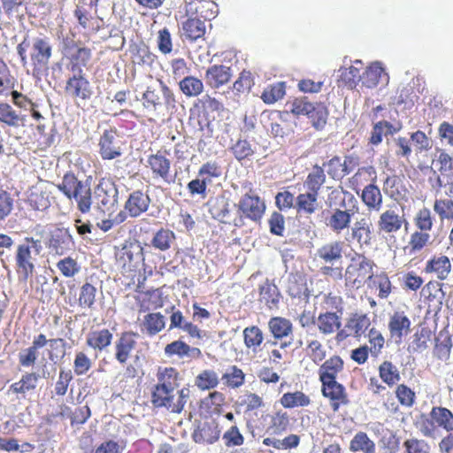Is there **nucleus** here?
Instances as JSON below:
<instances>
[{
	"instance_id": "53",
	"label": "nucleus",
	"mask_w": 453,
	"mask_h": 453,
	"mask_svg": "<svg viewBox=\"0 0 453 453\" xmlns=\"http://www.w3.org/2000/svg\"><path fill=\"white\" fill-rule=\"evenodd\" d=\"M38 375L35 373H28L24 375L22 379L12 385V388L16 393H26L35 389L37 385Z\"/></svg>"
},
{
	"instance_id": "27",
	"label": "nucleus",
	"mask_w": 453,
	"mask_h": 453,
	"mask_svg": "<svg viewBox=\"0 0 453 453\" xmlns=\"http://www.w3.org/2000/svg\"><path fill=\"white\" fill-rule=\"evenodd\" d=\"M220 431L214 423H204L195 431L193 437L196 442L212 444L219 438Z\"/></svg>"
},
{
	"instance_id": "39",
	"label": "nucleus",
	"mask_w": 453,
	"mask_h": 453,
	"mask_svg": "<svg viewBox=\"0 0 453 453\" xmlns=\"http://www.w3.org/2000/svg\"><path fill=\"white\" fill-rule=\"evenodd\" d=\"M180 88L182 93L189 97L199 96L203 90L201 80L194 76H187L180 81Z\"/></svg>"
},
{
	"instance_id": "64",
	"label": "nucleus",
	"mask_w": 453,
	"mask_h": 453,
	"mask_svg": "<svg viewBox=\"0 0 453 453\" xmlns=\"http://www.w3.org/2000/svg\"><path fill=\"white\" fill-rule=\"evenodd\" d=\"M234 157L238 160L244 159L253 153L250 144L244 140L238 141L232 148Z\"/></svg>"
},
{
	"instance_id": "62",
	"label": "nucleus",
	"mask_w": 453,
	"mask_h": 453,
	"mask_svg": "<svg viewBox=\"0 0 453 453\" xmlns=\"http://www.w3.org/2000/svg\"><path fill=\"white\" fill-rule=\"evenodd\" d=\"M73 380L72 372L69 371H60L58 380L55 386V392L58 395H65L68 385L70 381Z\"/></svg>"
},
{
	"instance_id": "47",
	"label": "nucleus",
	"mask_w": 453,
	"mask_h": 453,
	"mask_svg": "<svg viewBox=\"0 0 453 453\" xmlns=\"http://www.w3.org/2000/svg\"><path fill=\"white\" fill-rule=\"evenodd\" d=\"M219 378L212 370H204L196 378V385L202 390H207L217 387Z\"/></svg>"
},
{
	"instance_id": "25",
	"label": "nucleus",
	"mask_w": 453,
	"mask_h": 453,
	"mask_svg": "<svg viewBox=\"0 0 453 453\" xmlns=\"http://www.w3.org/2000/svg\"><path fill=\"white\" fill-rule=\"evenodd\" d=\"M112 334L108 329L95 330L87 336V344L96 350H103L111 345Z\"/></svg>"
},
{
	"instance_id": "41",
	"label": "nucleus",
	"mask_w": 453,
	"mask_h": 453,
	"mask_svg": "<svg viewBox=\"0 0 453 453\" xmlns=\"http://www.w3.org/2000/svg\"><path fill=\"white\" fill-rule=\"evenodd\" d=\"M400 130L399 127H395L392 124L388 121H379L373 127L370 142L373 145H378L382 142L383 135L393 134Z\"/></svg>"
},
{
	"instance_id": "54",
	"label": "nucleus",
	"mask_w": 453,
	"mask_h": 453,
	"mask_svg": "<svg viewBox=\"0 0 453 453\" xmlns=\"http://www.w3.org/2000/svg\"><path fill=\"white\" fill-rule=\"evenodd\" d=\"M244 378L243 372L235 365L231 366L222 377L227 386L233 388L241 387L244 382Z\"/></svg>"
},
{
	"instance_id": "50",
	"label": "nucleus",
	"mask_w": 453,
	"mask_h": 453,
	"mask_svg": "<svg viewBox=\"0 0 453 453\" xmlns=\"http://www.w3.org/2000/svg\"><path fill=\"white\" fill-rule=\"evenodd\" d=\"M434 212L441 220L453 219V200L447 198L436 199L434 204Z\"/></svg>"
},
{
	"instance_id": "44",
	"label": "nucleus",
	"mask_w": 453,
	"mask_h": 453,
	"mask_svg": "<svg viewBox=\"0 0 453 453\" xmlns=\"http://www.w3.org/2000/svg\"><path fill=\"white\" fill-rule=\"evenodd\" d=\"M243 338L245 346L256 350V349L263 342L264 334L258 326H251L243 330Z\"/></svg>"
},
{
	"instance_id": "24",
	"label": "nucleus",
	"mask_w": 453,
	"mask_h": 453,
	"mask_svg": "<svg viewBox=\"0 0 453 453\" xmlns=\"http://www.w3.org/2000/svg\"><path fill=\"white\" fill-rule=\"evenodd\" d=\"M362 200L369 211H380L382 206V195L374 184H369L363 189Z\"/></svg>"
},
{
	"instance_id": "6",
	"label": "nucleus",
	"mask_w": 453,
	"mask_h": 453,
	"mask_svg": "<svg viewBox=\"0 0 453 453\" xmlns=\"http://www.w3.org/2000/svg\"><path fill=\"white\" fill-rule=\"evenodd\" d=\"M118 194L113 181L109 179H102L94 189L92 201L101 211H110L118 203Z\"/></svg>"
},
{
	"instance_id": "22",
	"label": "nucleus",
	"mask_w": 453,
	"mask_h": 453,
	"mask_svg": "<svg viewBox=\"0 0 453 453\" xmlns=\"http://www.w3.org/2000/svg\"><path fill=\"white\" fill-rule=\"evenodd\" d=\"M142 250V247L139 244L125 245L118 253V259L123 262L124 266L127 264L135 266L139 262L144 260Z\"/></svg>"
},
{
	"instance_id": "58",
	"label": "nucleus",
	"mask_w": 453,
	"mask_h": 453,
	"mask_svg": "<svg viewBox=\"0 0 453 453\" xmlns=\"http://www.w3.org/2000/svg\"><path fill=\"white\" fill-rule=\"evenodd\" d=\"M91 367V361L83 352H79L75 356L73 362L74 372L77 375L85 374Z\"/></svg>"
},
{
	"instance_id": "9",
	"label": "nucleus",
	"mask_w": 453,
	"mask_h": 453,
	"mask_svg": "<svg viewBox=\"0 0 453 453\" xmlns=\"http://www.w3.org/2000/svg\"><path fill=\"white\" fill-rule=\"evenodd\" d=\"M151 199L147 193L134 190L129 194L124 209L131 218H137L148 211Z\"/></svg>"
},
{
	"instance_id": "3",
	"label": "nucleus",
	"mask_w": 453,
	"mask_h": 453,
	"mask_svg": "<svg viewBox=\"0 0 453 453\" xmlns=\"http://www.w3.org/2000/svg\"><path fill=\"white\" fill-rule=\"evenodd\" d=\"M29 56L32 65L31 74L36 81H41L49 72V63L52 56L50 39L46 36L33 38Z\"/></svg>"
},
{
	"instance_id": "49",
	"label": "nucleus",
	"mask_w": 453,
	"mask_h": 453,
	"mask_svg": "<svg viewBox=\"0 0 453 453\" xmlns=\"http://www.w3.org/2000/svg\"><path fill=\"white\" fill-rule=\"evenodd\" d=\"M326 181V175L324 170L316 165L313 170L309 173L306 180V185L310 191L315 192L319 194V190L320 187Z\"/></svg>"
},
{
	"instance_id": "19",
	"label": "nucleus",
	"mask_w": 453,
	"mask_h": 453,
	"mask_svg": "<svg viewBox=\"0 0 453 453\" xmlns=\"http://www.w3.org/2000/svg\"><path fill=\"white\" fill-rule=\"evenodd\" d=\"M343 247L341 241L329 242L317 250V256L325 263L334 265L342 258Z\"/></svg>"
},
{
	"instance_id": "21",
	"label": "nucleus",
	"mask_w": 453,
	"mask_h": 453,
	"mask_svg": "<svg viewBox=\"0 0 453 453\" xmlns=\"http://www.w3.org/2000/svg\"><path fill=\"white\" fill-rule=\"evenodd\" d=\"M317 326L323 334H331L342 326L341 317L336 312L326 311L317 318Z\"/></svg>"
},
{
	"instance_id": "28",
	"label": "nucleus",
	"mask_w": 453,
	"mask_h": 453,
	"mask_svg": "<svg viewBox=\"0 0 453 453\" xmlns=\"http://www.w3.org/2000/svg\"><path fill=\"white\" fill-rule=\"evenodd\" d=\"M343 369V361L338 356L327 359L319 370L320 380H335L336 374Z\"/></svg>"
},
{
	"instance_id": "31",
	"label": "nucleus",
	"mask_w": 453,
	"mask_h": 453,
	"mask_svg": "<svg viewBox=\"0 0 453 453\" xmlns=\"http://www.w3.org/2000/svg\"><path fill=\"white\" fill-rule=\"evenodd\" d=\"M318 193L309 191L296 197V209L299 213L312 214L318 209Z\"/></svg>"
},
{
	"instance_id": "46",
	"label": "nucleus",
	"mask_w": 453,
	"mask_h": 453,
	"mask_svg": "<svg viewBox=\"0 0 453 453\" xmlns=\"http://www.w3.org/2000/svg\"><path fill=\"white\" fill-rule=\"evenodd\" d=\"M280 403L285 408L307 406L310 403V399L303 392L296 391L284 394L280 399Z\"/></svg>"
},
{
	"instance_id": "56",
	"label": "nucleus",
	"mask_w": 453,
	"mask_h": 453,
	"mask_svg": "<svg viewBox=\"0 0 453 453\" xmlns=\"http://www.w3.org/2000/svg\"><path fill=\"white\" fill-rule=\"evenodd\" d=\"M304 291L303 279L297 274H289L287 282V292L292 297H300Z\"/></svg>"
},
{
	"instance_id": "26",
	"label": "nucleus",
	"mask_w": 453,
	"mask_h": 453,
	"mask_svg": "<svg viewBox=\"0 0 453 453\" xmlns=\"http://www.w3.org/2000/svg\"><path fill=\"white\" fill-rule=\"evenodd\" d=\"M268 327L275 339H283L290 336L293 331V326L290 320L273 317L268 322Z\"/></svg>"
},
{
	"instance_id": "1",
	"label": "nucleus",
	"mask_w": 453,
	"mask_h": 453,
	"mask_svg": "<svg viewBox=\"0 0 453 453\" xmlns=\"http://www.w3.org/2000/svg\"><path fill=\"white\" fill-rule=\"evenodd\" d=\"M58 188L69 199L77 203L82 213L90 211L93 204L91 187L88 180H81L73 173H67L58 185Z\"/></svg>"
},
{
	"instance_id": "63",
	"label": "nucleus",
	"mask_w": 453,
	"mask_h": 453,
	"mask_svg": "<svg viewBox=\"0 0 453 453\" xmlns=\"http://www.w3.org/2000/svg\"><path fill=\"white\" fill-rule=\"evenodd\" d=\"M411 140L414 143L417 151L427 150L432 147L431 141L422 131L412 133Z\"/></svg>"
},
{
	"instance_id": "59",
	"label": "nucleus",
	"mask_w": 453,
	"mask_h": 453,
	"mask_svg": "<svg viewBox=\"0 0 453 453\" xmlns=\"http://www.w3.org/2000/svg\"><path fill=\"white\" fill-rule=\"evenodd\" d=\"M407 453H429L430 447L424 440L409 439L403 443Z\"/></svg>"
},
{
	"instance_id": "38",
	"label": "nucleus",
	"mask_w": 453,
	"mask_h": 453,
	"mask_svg": "<svg viewBox=\"0 0 453 453\" xmlns=\"http://www.w3.org/2000/svg\"><path fill=\"white\" fill-rule=\"evenodd\" d=\"M287 105L295 115H306L309 118H314L315 105L309 102L306 96L295 98Z\"/></svg>"
},
{
	"instance_id": "57",
	"label": "nucleus",
	"mask_w": 453,
	"mask_h": 453,
	"mask_svg": "<svg viewBox=\"0 0 453 453\" xmlns=\"http://www.w3.org/2000/svg\"><path fill=\"white\" fill-rule=\"evenodd\" d=\"M396 397L402 405L411 407L414 403L415 393L407 386L401 384L397 387Z\"/></svg>"
},
{
	"instance_id": "48",
	"label": "nucleus",
	"mask_w": 453,
	"mask_h": 453,
	"mask_svg": "<svg viewBox=\"0 0 453 453\" xmlns=\"http://www.w3.org/2000/svg\"><path fill=\"white\" fill-rule=\"evenodd\" d=\"M285 95L284 82H277L265 88L261 96L265 104H273L281 99Z\"/></svg>"
},
{
	"instance_id": "36",
	"label": "nucleus",
	"mask_w": 453,
	"mask_h": 453,
	"mask_svg": "<svg viewBox=\"0 0 453 453\" xmlns=\"http://www.w3.org/2000/svg\"><path fill=\"white\" fill-rule=\"evenodd\" d=\"M379 373L382 381L389 387L395 385L401 380L397 367L389 361H384L380 364Z\"/></svg>"
},
{
	"instance_id": "4",
	"label": "nucleus",
	"mask_w": 453,
	"mask_h": 453,
	"mask_svg": "<svg viewBox=\"0 0 453 453\" xmlns=\"http://www.w3.org/2000/svg\"><path fill=\"white\" fill-rule=\"evenodd\" d=\"M177 372L173 368H165L158 377L159 383L152 393V403L156 407H165L173 412L174 381Z\"/></svg>"
},
{
	"instance_id": "16",
	"label": "nucleus",
	"mask_w": 453,
	"mask_h": 453,
	"mask_svg": "<svg viewBox=\"0 0 453 453\" xmlns=\"http://www.w3.org/2000/svg\"><path fill=\"white\" fill-rule=\"evenodd\" d=\"M403 223H405L403 216H400L395 210L390 209L380 214L378 227L380 232L391 234L399 231Z\"/></svg>"
},
{
	"instance_id": "35",
	"label": "nucleus",
	"mask_w": 453,
	"mask_h": 453,
	"mask_svg": "<svg viewBox=\"0 0 453 453\" xmlns=\"http://www.w3.org/2000/svg\"><path fill=\"white\" fill-rule=\"evenodd\" d=\"M175 242V234L169 229L161 228L153 236L151 246L160 251L169 250Z\"/></svg>"
},
{
	"instance_id": "2",
	"label": "nucleus",
	"mask_w": 453,
	"mask_h": 453,
	"mask_svg": "<svg viewBox=\"0 0 453 453\" xmlns=\"http://www.w3.org/2000/svg\"><path fill=\"white\" fill-rule=\"evenodd\" d=\"M42 250L41 240L25 237L15 250L14 261L16 272L20 281H27L35 271L36 257Z\"/></svg>"
},
{
	"instance_id": "34",
	"label": "nucleus",
	"mask_w": 453,
	"mask_h": 453,
	"mask_svg": "<svg viewBox=\"0 0 453 453\" xmlns=\"http://www.w3.org/2000/svg\"><path fill=\"white\" fill-rule=\"evenodd\" d=\"M430 417L438 426L443 427L447 432L453 430V414L443 407H434Z\"/></svg>"
},
{
	"instance_id": "17",
	"label": "nucleus",
	"mask_w": 453,
	"mask_h": 453,
	"mask_svg": "<svg viewBox=\"0 0 453 453\" xmlns=\"http://www.w3.org/2000/svg\"><path fill=\"white\" fill-rule=\"evenodd\" d=\"M363 86L368 88H375L380 81L388 82V75L385 73L380 62H374L363 73L361 76Z\"/></svg>"
},
{
	"instance_id": "45",
	"label": "nucleus",
	"mask_w": 453,
	"mask_h": 453,
	"mask_svg": "<svg viewBox=\"0 0 453 453\" xmlns=\"http://www.w3.org/2000/svg\"><path fill=\"white\" fill-rule=\"evenodd\" d=\"M340 73V81L349 88L353 89L357 85L358 81H361V74L359 68L356 66H349L341 68L339 70Z\"/></svg>"
},
{
	"instance_id": "14",
	"label": "nucleus",
	"mask_w": 453,
	"mask_h": 453,
	"mask_svg": "<svg viewBox=\"0 0 453 453\" xmlns=\"http://www.w3.org/2000/svg\"><path fill=\"white\" fill-rule=\"evenodd\" d=\"M232 75L233 73L229 66L213 65L206 70L204 79L210 87L218 88L227 83Z\"/></svg>"
},
{
	"instance_id": "10",
	"label": "nucleus",
	"mask_w": 453,
	"mask_h": 453,
	"mask_svg": "<svg viewBox=\"0 0 453 453\" xmlns=\"http://www.w3.org/2000/svg\"><path fill=\"white\" fill-rule=\"evenodd\" d=\"M118 134L115 130H104L99 140L100 155L104 159H114L121 155L120 147L118 145Z\"/></svg>"
},
{
	"instance_id": "32",
	"label": "nucleus",
	"mask_w": 453,
	"mask_h": 453,
	"mask_svg": "<svg viewBox=\"0 0 453 453\" xmlns=\"http://www.w3.org/2000/svg\"><path fill=\"white\" fill-rule=\"evenodd\" d=\"M183 35L190 40L196 41L205 34L204 21L199 19H188L182 23Z\"/></svg>"
},
{
	"instance_id": "5",
	"label": "nucleus",
	"mask_w": 453,
	"mask_h": 453,
	"mask_svg": "<svg viewBox=\"0 0 453 453\" xmlns=\"http://www.w3.org/2000/svg\"><path fill=\"white\" fill-rule=\"evenodd\" d=\"M372 262L365 256L356 254L346 268L344 274L346 283L358 288L366 279L372 277Z\"/></svg>"
},
{
	"instance_id": "43",
	"label": "nucleus",
	"mask_w": 453,
	"mask_h": 453,
	"mask_svg": "<svg viewBox=\"0 0 453 453\" xmlns=\"http://www.w3.org/2000/svg\"><path fill=\"white\" fill-rule=\"evenodd\" d=\"M96 288L90 283H84L80 289L79 305L83 309H92L96 296Z\"/></svg>"
},
{
	"instance_id": "61",
	"label": "nucleus",
	"mask_w": 453,
	"mask_h": 453,
	"mask_svg": "<svg viewBox=\"0 0 453 453\" xmlns=\"http://www.w3.org/2000/svg\"><path fill=\"white\" fill-rule=\"evenodd\" d=\"M187 349H188V345L180 340H177L165 346V353L169 357L176 355L179 357H184Z\"/></svg>"
},
{
	"instance_id": "13",
	"label": "nucleus",
	"mask_w": 453,
	"mask_h": 453,
	"mask_svg": "<svg viewBox=\"0 0 453 453\" xmlns=\"http://www.w3.org/2000/svg\"><path fill=\"white\" fill-rule=\"evenodd\" d=\"M136 334L124 332L115 342V358L120 364H125L130 357L132 350L136 346Z\"/></svg>"
},
{
	"instance_id": "42",
	"label": "nucleus",
	"mask_w": 453,
	"mask_h": 453,
	"mask_svg": "<svg viewBox=\"0 0 453 453\" xmlns=\"http://www.w3.org/2000/svg\"><path fill=\"white\" fill-rule=\"evenodd\" d=\"M352 451H363L364 453H374L375 444L367 434L363 432L357 433L350 441L349 446Z\"/></svg>"
},
{
	"instance_id": "30",
	"label": "nucleus",
	"mask_w": 453,
	"mask_h": 453,
	"mask_svg": "<svg viewBox=\"0 0 453 453\" xmlns=\"http://www.w3.org/2000/svg\"><path fill=\"white\" fill-rule=\"evenodd\" d=\"M230 203L225 197H217L210 205V213L213 219L228 223L230 220Z\"/></svg>"
},
{
	"instance_id": "40",
	"label": "nucleus",
	"mask_w": 453,
	"mask_h": 453,
	"mask_svg": "<svg viewBox=\"0 0 453 453\" xmlns=\"http://www.w3.org/2000/svg\"><path fill=\"white\" fill-rule=\"evenodd\" d=\"M370 319L365 314H354L350 317L346 324V327L351 331L354 336L359 337L369 327Z\"/></svg>"
},
{
	"instance_id": "11",
	"label": "nucleus",
	"mask_w": 453,
	"mask_h": 453,
	"mask_svg": "<svg viewBox=\"0 0 453 453\" xmlns=\"http://www.w3.org/2000/svg\"><path fill=\"white\" fill-rule=\"evenodd\" d=\"M238 209L243 216L256 221L261 219L265 206L258 196L245 195L240 200Z\"/></svg>"
},
{
	"instance_id": "37",
	"label": "nucleus",
	"mask_w": 453,
	"mask_h": 453,
	"mask_svg": "<svg viewBox=\"0 0 453 453\" xmlns=\"http://www.w3.org/2000/svg\"><path fill=\"white\" fill-rule=\"evenodd\" d=\"M148 163L154 173L167 181L170 171V160L162 155H151L148 159Z\"/></svg>"
},
{
	"instance_id": "60",
	"label": "nucleus",
	"mask_w": 453,
	"mask_h": 453,
	"mask_svg": "<svg viewBox=\"0 0 453 453\" xmlns=\"http://www.w3.org/2000/svg\"><path fill=\"white\" fill-rule=\"evenodd\" d=\"M253 85V81L251 78V73L249 71H242L240 73L239 78L234 83V89L239 93L249 91Z\"/></svg>"
},
{
	"instance_id": "12",
	"label": "nucleus",
	"mask_w": 453,
	"mask_h": 453,
	"mask_svg": "<svg viewBox=\"0 0 453 453\" xmlns=\"http://www.w3.org/2000/svg\"><path fill=\"white\" fill-rule=\"evenodd\" d=\"M356 211L357 206L334 209L331 216L327 219L326 225L332 231L340 234L344 229L349 228L351 217L355 214Z\"/></svg>"
},
{
	"instance_id": "18",
	"label": "nucleus",
	"mask_w": 453,
	"mask_h": 453,
	"mask_svg": "<svg viewBox=\"0 0 453 453\" xmlns=\"http://www.w3.org/2000/svg\"><path fill=\"white\" fill-rule=\"evenodd\" d=\"M411 320L403 311H395L389 319L388 329L393 338L402 341L403 335L410 332Z\"/></svg>"
},
{
	"instance_id": "33",
	"label": "nucleus",
	"mask_w": 453,
	"mask_h": 453,
	"mask_svg": "<svg viewBox=\"0 0 453 453\" xmlns=\"http://www.w3.org/2000/svg\"><path fill=\"white\" fill-rule=\"evenodd\" d=\"M165 326V319L161 313H150L144 317L142 331L146 332L150 335H155L162 331Z\"/></svg>"
},
{
	"instance_id": "52",
	"label": "nucleus",
	"mask_w": 453,
	"mask_h": 453,
	"mask_svg": "<svg viewBox=\"0 0 453 453\" xmlns=\"http://www.w3.org/2000/svg\"><path fill=\"white\" fill-rule=\"evenodd\" d=\"M260 296L271 307L279 303L280 292L276 285L266 282L260 287Z\"/></svg>"
},
{
	"instance_id": "55",
	"label": "nucleus",
	"mask_w": 453,
	"mask_h": 453,
	"mask_svg": "<svg viewBox=\"0 0 453 453\" xmlns=\"http://www.w3.org/2000/svg\"><path fill=\"white\" fill-rule=\"evenodd\" d=\"M14 198L4 190H0V221L4 220L14 209Z\"/></svg>"
},
{
	"instance_id": "7",
	"label": "nucleus",
	"mask_w": 453,
	"mask_h": 453,
	"mask_svg": "<svg viewBox=\"0 0 453 453\" xmlns=\"http://www.w3.org/2000/svg\"><path fill=\"white\" fill-rule=\"evenodd\" d=\"M71 70L73 75L66 81V94L73 98L89 99L93 91L89 81L84 77L82 69L77 64H73Z\"/></svg>"
},
{
	"instance_id": "8",
	"label": "nucleus",
	"mask_w": 453,
	"mask_h": 453,
	"mask_svg": "<svg viewBox=\"0 0 453 453\" xmlns=\"http://www.w3.org/2000/svg\"><path fill=\"white\" fill-rule=\"evenodd\" d=\"M73 247L74 242L69 229L56 228L50 233L48 241V248L50 253L62 256L72 250Z\"/></svg>"
},
{
	"instance_id": "51",
	"label": "nucleus",
	"mask_w": 453,
	"mask_h": 453,
	"mask_svg": "<svg viewBox=\"0 0 453 453\" xmlns=\"http://www.w3.org/2000/svg\"><path fill=\"white\" fill-rule=\"evenodd\" d=\"M56 266L60 271L62 275L66 278H72L81 271V266L79 265L78 262L71 257H65L59 260Z\"/></svg>"
},
{
	"instance_id": "29",
	"label": "nucleus",
	"mask_w": 453,
	"mask_h": 453,
	"mask_svg": "<svg viewBox=\"0 0 453 453\" xmlns=\"http://www.w3.org/2000/svg\"><path fill=\"white\" fill-rule=\"evenodd\" d=\"M426 270V272L434 273L438 279L445 280L450 273L451 264L448 257L441 256L428 261Z\"/></svg>"
},
{
	"instance_id": "15",
	"label": "nucleus",
	"mask_w": 453,
	"mask_h": 453,
	"mask_svg": "<svg viewBox=\"0 0 453 453\" xmlns=\"http://www.w3.org/2000/svg\"><path fill=\"white\" fill-rule=\"evenodd\" d=\"M322 382L323 395L332 401V408L334 411H338L341 403H345V388L338 383L336 380H320Z\"/></svg>"
},
{
	"instance_id": "20",
	"label": "nucleus",
	"mask_w": 453,
	"mask_h": 453,
	"mask_svg": "<svg viewBox=\"0 0 453 453\" xmlns=\"http://www.w3.org/2000/svg\"><path fill=\"white\" fill-rule=\"evenodd\" d=\"M357 203V199L351 193L342 189L332 190L327 198V204L332 211L337 208L356 207Z\"/></svg>"
},
{
	"instance_id": "23",
	"label": "nucleus",
	"mask_w": 453,
	"mask_h": 453,
	"mask_svg": "<svg viewBox=\"0 0 453 453\" xmlns=\"http://www.w3.org/2000/svg\"><path fill=\"white\" fill-rule=\"evenodd\" d=\"M26 115L18 113L10 104H0V122L9 127H18L25 126Z\"/></svg>"
}]
</instances>
